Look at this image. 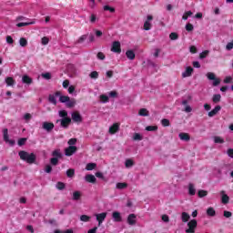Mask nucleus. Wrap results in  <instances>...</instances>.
<instances>
[{
    "mask_svg": "<svg viewBox=\"0 0 233 233\" xmlns=\"http://www.w3.org/2000/svg\"><path fill=\"white\" fill-rule=\"evenodd\" d=\"M112 218L116 223H119V222L123 221V218H121V213H119L117 211L113 212Z\"/></svg>",
    "mask_w": 233,
    "mask_h": 233,
    "instance_id": "obj_13",
    "label": "nucleus"
},
{
    "mask_svg": "<svg viewBox=\"0 0 233 233\" xmlns=\"http://www.w3.org/2000/svg\"><path fill=\"white\" fill-rule=\"evenodd\" d=\"M85 179L87 183H96V179L94 175H86Z\"/></svg>",
    "mask_w": 233,
    "mask_h": 233,
    "instance_id": "obj_26",
    "label": "nucleus"
},
{
    "mask_svg": "<svg viewBox=\"0 0 233 233\" xmlns=\"http://www.w3.org/2000/svg\"><path fill=\"white\" fill-rule=\"evenodd\" d=\"M133 139L134 141H142L143 136H141V134L139 133H135L133 136Z\"/></svg>",
    "mask_w": 233,
    "mask_h": 233,
    "instance_id": "obj_42",
    "label": "nucleus"
},
{
    "mask_svg": "<svg viewBox=\"0 0 233 233\" xmlns=\"http://www.w3.org/2000/svg\"><path fill=\"white\" fill-rule=\"evenodd\" d=\"M3 134H4V141L8 143L9 145H15V141L11 140L10 137H8V129L7 128L3 130Z\"/></svg>",
    "mask_w": 233,
    "mask_h": 233,
    "instance_id": "obj_9",
    "label": "nucleus"
},
{
    "mask_svg": "<svg viewBox=\"0 0 233 233\" xmlns=\"http://www.w3.org/2000/svg\"><path fill=\"white\" fill-rule=\"evenodd\" d=\"M97 167V164L96 163H88L86 166V170H95Z\"/></svg>",
    "mask_w": 233,
    "mask_h": 233,
    "instance_id": "obj_32",
    "label": "nucleus"
},
{
    "mask_svg": "<svg viewBox=\"0 0 233 233\" xmlns=\"http://www.w3.org/2000/svg\"><path fill=\"white\" fill-rule=\"evenodd\" d=\"M180 218L182 223H188V221H190V214L187 212H182Z\"/></svg>",
    "mask_w": 233,
    "mask_h": 233,
    "instance_id": "obj_18",
    "label": "nucleus"
},
{
    "mask_svg": "<svg viewBox=\"0 0 233 233\" xmlns=\"http://www.w3.org/2000/svg\"><path fill=\"white\" fill-rule=\"evenodd\" d=\"M72 119L75 121V123H81V121H83L81 115L77 112L72 113Z\"/></svg>",
    "mask_w": 233,
    "mask_h": 233,
    "instance_id": "obj_17",
    "label": "nucleus"
},
{
    "mask_svg": "<svg viewBox=\"0 0 233 233\" xmlns=\"http://www.w3.org/2000/svg\"><path fill=\"white\" fill-rule=\"evenodd\" d=\"M127 187H128V184L126 182H118L116 185V188H117L118 190H123L127 188Z\"/></svg>",
    "mask_w": 233,
    "mask_h": 233,
    "instance_id": "obj_29",
    "label": "nucleus"
},
{
    "mask_svg": "<svg viewBox=\"0 0 233 233\" xmlns=\"http://www.w3.org/2000/svg\"><path fill=\"white\" fill-rule=\"evenodd\" d=\"M54 123L52 122H44L42 125V128L46 130V132H51V130H54Z\"/></svg>",
    "mask_w": 233,
    "mask_h": 233,
    "instance_id": "obj_10",
    "label": "nucleus"
},
{
    "mask_svg": "<svg viewBox=\"0 0 233 233\" xmlns=\"http://www.w3.org/2000/svg\"><path fill=\"white\" fill-rule=\"evenodd\" d=\"M212 101L213 103H219V101H221V95L219 94L214 95L212 97Z\"/></svg>",
    "mask_w": 233,
    "mask_h": 233,
    "instance_id": "obj_40",
    "label": "nucleus"
},
{
    "mask_svg": "<svg viewBox=\"0 0 233 233\" xmlns=\"http://www.w3.org/2000/svg\"><path fill=\"white\" fill-rule=\"evenodd\" d=\"M207 77L209 79V81H213V86H218L221 83V79L216 77V74L212 72L207 73Z\"/></svg>",
    "mask_w": 233,
    "mask_h": 233,
    "instance_id": "obj_3",
    "label": "nucleus"
},
{
    "mask_svg": "<svg viewBox=\"0 0 233 233\" xmlns=\"http://www.w3.org/2000/svg\"><path fill=\"white\" fill-rule=\"evenodd\" d=\"M208 192L207 190H203V189H200L198 192V198H205L208 196Z\"/></svg>",
    "mask_w": 233,
    "mask_h": 233,
    "instance_id": "obj_41",
    "label": "nucleus"
},
{
    "mask_svg": "<svg viewBox=\"0 0 233 233\" xmlns=\"http://www.w3.org/2000/svg\"><path fill=\"white\" fill-rule=\"evenodd\" d=\"M206 213L207 216H209V218H214V216H216V209H214L212 207H209L208 208Z\"/></svg>",
    "mask_w": 233,
    "mask_h": 233,
    "instance_id": "obj_28",
    "label": "nucleus"
},
{
    "mask_svg": "<svg viewBox=\"0 0 233 233\" xmlns=\"http://www.w3.org/2000/svg\"><path fill=\"white\" fill-rule=\"evenodd\" d=\"M137 222V217L135 214H130L127 217V223L128 225L134 226Z\"/></svg>",
    "mask_w": 233,
    "mask_h": 233,
    "instance_id": "obj_11",
    "label": "nucleus"
},
{
    "mask_svg": "<svg viewBox=\"0 0 233 233\" xmlns=\"http://www.w3.org/2000/svg\"><path fill=\"white\" fill-rule=\"evenodd\" d=\"M108 96H109V97L116 98V97H117V91H110L108 93Z\"/></svg>",
    "mask_w": 233,
    "mask_h": 233,
    "instance_id": "obj_61",
    "label": "nucleus"
},
{
    "mask_svg": "<svg viewBox=\"0 0 233 233\" xmlns=\"http://www.w3.org/2000/svg\"><path fill=\"white\" fill-rule=\"evenodd\" d=\"M220 196H221V201L223 203V205H227L228 203V201H230V198L228 197V195H227L225 193V191H220Z\"/></svg>",
    "mask_w": 233,
    "mask_h": 233,
    "instance_id": "obj_12",
    "label": "nucleus"
},
{
    "mask_svg": "<svg viewBox=\"0 0 233 233\" xmlns=\"http://www.w3.org/2000/svg\"><path fill=\"white\" fill-rule=\"evenodd\" d=\"M48 43H50V38L46 37V36H44L42 39H41V44L44 45V46H46L48 45Z\"/></svg>",
    "mask_w": 233,
    "mask_h": 233,
    "instance_id": "obj_51",
    "label": "nucleus"
},
{
    "mask_svg": "<svg viewBox=\"0 0 233 233\" xmlns=\"http://www.w3.org/2000/svg\"><path fill=\"white\" fill-rule=\"evenodd\" d=\"M33 79L32 77H30L28 75H24L22 76V83H24L25 85H32L33 83Z\"/></svg>",
    "mask_w": 233,
    "mask_h": 233,
    "instance_id": "obj_19",
    "label": "nucleus"
},
{
    "mask_svg": "<svg viewBox=\"0 0 233 233\" xmlns=\"http://www.w3.org/2000/svg\"><path fill=\"white\" fill-rule=\"evenodd\" d=\"M187 228L185 229L186 233H196V228H198V220L191 219L187 224Z\"/></svg>",
    "mask_w": 233,
    "mask_h": 233,
    "instance_id": "obj_2",
    "label": "nucleus"
},
{
    "mask_svg": "<svg viewBox=\"0 0 233 233\" xmlns=\"http://www.w3.org/2000/svg\"><path fill=\"white\" fill-rule=\"evenodd\" d=\"M56 123H60L63 128H68V125L72 123V119H70V117H65V118L56 120Z\"/></svg>",
    "mask_w": 233,
    "mask_h": 233,
    "instance_id": "obj_5",
    "label": "nucleus"
},
{
    "mask_svg": "<svg viewBox=\"0 0 233 233\" xmlns=\"http://www.w3.org/2000/svg\"><path fill=\"white\" fill-rule=\"evenodd\" d=\"M100 101H101V103H108V101H109L108 96L101 95L100 96Z\"/></svg>",
    "mask_w": 233,
    "mask_h": 233,
    "instance_id": "obj_45",
    "label": "nucleus"
},
{
    "mask_svg": "<svg viewBox=\"0 0 233 233\" xmlns=\"http://www.w3.org/2000/svg\"><path fill=\"white\" fill-rule=\"evenodd\" d=\"M89 76L91 79H97V77H99V73H97V71H93L90 73Z\"/></svg>",
    "mask_w": 233,
    "mask_h": 233,
    "instance_id": "obj_49",
    "label": "nucleus"
},
{
    "mask_svg": "<svg viewBox=\"0 0 233 233\" xmlns=\"http://www.w3.org/2000/svg\"><path fill=\"white\" fill-rule=\"evenodd\" d=\"M126 56L130 61H134V59H136V53H134L132 50H127L126 52Z\"/></svg>",
    "mask_w": 233,
    "mask_h": 233,
    "instance_id": "obj_25",
    "label": "nucleus"
},
{
    "mask_svg": "<svg viewBox=\"0 0 233 233\" xmlns=\"http://www.w3.org/2000/svg\"><path fill=\"white\" fill-rule=\"evenodd\" d=\"M96 218V221L98 222V227H101L105 219H106V213H99L95 215Z\"/></svg>",
    "mask_w": 233,
    "mask_h": 233,
    "instance_id": "obj_7",
    "label": "nucleus"
},
{
    "mask_svg": "<svg viewBox=\"0 0 233 233\" xmlns=\"http://www.w3.org/2000/svg\"><path fill=\"white\" fill-rule=\"evenodd\" d=\"M169 39L171 41H177V39H179V35H177V33H171L169 35Z\"/></svg>",
    "mask_w": 233,
    "mask_h": 233,
    "instance_id": "obj_39",
    "label": "nucleus"
},
{
    "mask_svg": "<svg viewBox=\"0 0 233 233\" xmlns=\"http://www.w3.org/2000/svg\"><path fill=\"white\" fill-rule=\"evenodd\" d=\"M56 188H57L58 190H63V189L65 188V183L58 182V183L56 184Z\"/></svg>",
    "mask_w": 233,
    "mask_h": 233,
    "instance_id": "obj_60",
    "label": "nucleus"
},
{
    "mask_svg": "<svg viewBox=\"0 0 233 233\" xmlns=\"http://www.w3.org/2000/svg\"><path fill=\"white\" fill-rule=\"evenodd\" d=\"M187 189L189 196H196V186H194V184L189 183L187 186Z\"/></svg>",
    "mask_w": 233,
    "mask_h": 233,
    "instance_id": "obj_22",
    "label": "nucleus"
},
{
    "mask_svg": "<svg viewBox=\"0 0 233 233\" xmlns=\"http://www.w3.org/2000/svg\"><path fill=\"white\" fill-rule=\"evenodd\" d=\"M80 221H83L84 223H88V221H90V217H88L87 215H82L80 217Z\"/></svg>",
    "mask_w": 233,
    "mask_h": 233,
    "instance_id": "obj_44",
    "label": "nucleus"
},
{
    "mask_svg": "<svg viewBox=\"0 0 233 233\" xmlns=\"http://www.w3.org/2000/svg\"><path fill=\"white\" fill-rule=\"evenodd\" d=\"M5 41L8 45H14V38H12L10 35L6 36Z\"/></svg>",
    "mask_w": 233,
    "mask_h": 233,
    "instance_id": "obj_58",
    "label": "nucleus"
},
{
    "mask_svg": "<svg viewBox=\"0 0 233 233\" xmlns=\"http://www.w3.org/2000/svg\"><path fill=\"white\" fill-rule=\"evenodd\" d=\"M86 37H87L86 35H81V36L77 39L76 43H79V44L84 43L85 41H86Z\"/></svg>",
    "mask_w": 233,
    "mask_h": 233,
    "instance_id": "obj_53",
    "label": "nucleus"
},
{
    "mask_svg": "<svg viewBox=\"0 0 233 233\" xmlns=\"http://www.w3.org/2000/svg\"><path fill=\"white\" fill-rule=\"evenodd\" d=\"M60 103H66L69 101L70 97L68 96H58Z\"/></svg>",
    "mask_w": 233,
    "mask_h": 233,
    "instance_id": "obj_38",
    "label": "nucleus"
},
{
    "mask_svg": "<svg viewBox=\"0 0 233 233\" xmlns=\"http://www.w3.org/2000/svg\"><path fill=\"white\" fill-rule=\"evenodd\" d=\"M186 30H187V32H192V30H194V25H192V24H187V25H186Z\"/></svg>",
    "mask_w": 233,
    "mask_h": 233,
    "instance_id": "obj_63",
    "label": "nucleus"
},
{
    "mask_svg": "<svg viewBox=\"0 0 233 233\" xmlns=\"http://www.w3.org/2000/svg\"><path fill=\"white\" fill-rule=\"evenodd\" d=\"M74 174H76V171L74 169H68L66 171L67 177H74Z\"/></svg>",
    "mask_w": 233,
    "mask_h": 233,
    "instance_id": "obj_54",
    "label": "nucleus"
},
{
    "mask_svg": "<svg viewBox=\"0 0 233 233\" xmlns=\"http://www.w3.org/2000/svg\"><path fill=\"white\" fill-rule=\"evenodd\" d=\"M178 137L181 141H190V135L187 133H179Z\"/></svg>",
    "mask_w": 233,
    "mask_h": 233,
    "instance_id": "obj_24",
    "label": "nucleus"
},
{
    "mask_svg": "<svg viewBox=\"0 0 233 233\" xmlns=\"http://www.w3.org/2000/svg\"><path fill=\"white\" fill-rule=\"evenodd\" d=\"M5 83L6 84V86H14V85H15V79L12 76H7L5 79Z\"/></svg>",
    "mask_w": 233,
    "mask_h": 233,
    "instance_id": "obj_20",
    "label": "nucleus"
},
{
    "mask_svg": "<svg viewBox=\"0 0 233 233\" xmlns=\"http://www.w3.org/2000/svg\"><path fill=\"white\" fill-rule=\"evenodd\" d=\"M30 25H35V20H32V21H28V22H21V23L16 24V26L18 28H21L23 26H28Z\"/></svg>",
    "mask_w": 233,
    "mask_h": 233,
    "instance_id": "obj_23",
    "label": "nucleus"
},
{
    "mask_svg": "<svg viewBox=\"0 0 233 233\" xmlns=\"http://www.w3.org/2000/svg\"><path fill=\"white\" fill-rule=\"evenodd\" d=\"M190 15H192V11H187L183 15L182 19H184V21H187V19H188Z\"/></svg>",
    "mask_w": 233,
    "mask_h": 233,
    "instance_id": "obj_52",
    "label": "nucleus"
},
{
    "mask_svg": "<svg viewBox=\"0 0 233 233\" xmlns=\"http://www.w3.org/2000/svg\"><path fill=\"white\" fill-rule=\"evenodd\" d=\"M18 156L20 157V159L26 161V163H29V165L35 163V155L34 153L29 154L26 151H20Z\"/></svg>",
    "mask_w": 233,
    "mask_h": 233,
    "instance_id": "obj_1",
    "label": "nucleus"
},
{
    "mask_svg": "<svg viewBox=\"0 0 233 233\" xmlns=\"http://www.w3.org/2000/svg\"><path fill=\"white\" fill-rule=\"evenodd\" d=\"M66 106L68 108H72L74 106H76V99H70L66 103Z\"/></svg>",
    "mask_w": 233,
    "mask_h": 233,
    "instance_id": "obj_35",
    "label": "nucleus"
},
{
    "mask_svg": "<svg viewBox=\"0 0 233 233\" xmlns=\"http://www.w3.org/2000/svg\"><path fill=\"white\" fill-rule=\"evenodd\" d=\"M232 76H226L225 78H224V83L226 84V85H228V84H230V83H232Z\"/></svg>",
    "mask_w": 233,
    "mask_h": 233,
    "instance_id": "obj_55",
    "label": "nucleus"
},
{
    "mask_svg": "<svg viewBox=\"0 0 233 233\" xmlns=\"http://www.w3.org/2000/svg\"><path fill=\"white\" fill-rule=\"evenodd\" d=\"M19 45H20V46L25 48V46H28V40H26V38H25V37H21L19 39Z\"/></svg>",
    "mask_w": 233,
    "mask_h": 233,
    "instance_id": "obj_31",
    "label": "nucleus"
},
{
    "mask_svg": "<svg viewBox=\"0 0 233 233\" xmlns=\"http://www.w3.org/2000/svg\"><path fill=\"white\" fill-rule=\"evenodd\" d=\"M50 163L51 165H57V163H59V159L57 157H53L50 159Z\"/></svg>",
    "mask_w": 233,
    "mask_h": 233,
    "instance_id": "obj_62",
    "label": "nucleus"
},
{
    "mask_svg": "<svg viewBox=\"0 0 233 233\" xmlns=\"http://www.w3.org/2000/svg\"><path fill=\"white\" fill-rule=\"evenodd\" d=\"M138 116H141L142 117H148V116H150V113L147 111V108H141L138 111Z\"/></svg>",
    "mask_w": 233,
    "mask_h": 233,
    "instance_id": "obj_27",
    "label": "nucleus"
},
{
    "mask_svg": "<svg viewBox=\"0 0 233 233\" xmlns=\"http://www.w3.org/2000/svg\"><path fill=\"white\" fill-rule=\"evenodd\" d=\"M213 141L214 143L220 144V145H222V143H225V140L221 137H214Z\"/></svg>",
    "mask_w": 233,
    "mask_h": 233,
    "instance_id": "obj_37",
    "label": "nucleus"
},
{
    "mask_svg": "<svg viewBox=\"0 0 233 233\" xmlns=\"http://www.w3.org/2000/svg\"><path fill=\"white\" fill-rule=\"evenodd\" d=\"M192 72H194V68L187 66L186 70L182 73V77H190L192 76Z\"/></svg>",
    "mask_w": 233,
    "mask_h": 233,
    "instance_id": "obj_14",
    "label": "nucleus"
},
{
    "mask_svg": "<svg viewBox=\"0 0 233 233\" xmlns=\"http://www.w3.org/2000/svg\"><path fill=\"white\" fill-rule=\"evenodd\" d=\"M77 152V147L76 146H69L65 149V156H67V157H70V156H74Z\"/></svg>",
    "mask_w": 233,
    "mask_h": 233,
    "instance_id": "obj_4",
    "label": "nucleus"
},
{
    "mask_svg": "<svg viewBox=\"0 0 233 233\" xmlns=\"http://www.w3.org/2000/svg\"><path fill=\"white\" fill-rule=\"evenodd\" d=\"M125 167L126 168H132V167H134V160L130 158L127 159L125 162Z\"/></svg>",
    "mask_w": 233,
    "mask_h": 233,
    "instance_id": "obj_33",
    "label": "nucleus"
},
{
    "mask_svg": "<svg viewBox=\"0 0 233 233\" xmlns=\"http://www.w3.org/2000/svg\"><path fill=\"white\" fill-rule=\"evenodd\" d=\"M89 21L92 25H94L99 21V18L97 17V15L92 14L89 17Z\"/></svg>",
    "mask_w": 233,
    "mask_h": 233,
    "instance_id": "obj_30",
    "label": "nucleus"
},
{
    "mask_svg": "<svg viewBox=\"0 0 233 233\" xmlns=\"http://www.w3.org/2000/svg\"><path fill=\"white\" fill-rule=\"evenodd\" d=\"M116 132H119V123H115L109 127V134L114 135Z\"/></svg>",
    "mask_w": 233,
    "mask_h": 233,
    "instance_id": "obj_15",
    "label": "nucleus"
},
{
    "mask_svg": "<svg viewBox=\"0 0 233 233\" xmlns=\"http://www.w3.org/2000/svg\"><path fill=\"white\" fill-rule=\"evenodd\" d=\"M76 143H77V138H71L68 140L67 145H69V147H75Z\"/></svg>",
    "mask_w": 233,
    "mask_h": 233,
    "instance_id": "obj_50",
    "label": "nucleus"
},
{
    "mask_svg": "<svg viewBox=\"0 0 233 233\" xmlns=\"http://www.w3.org/2000/svg\"><path fill=\"white\" fill-rule=\"evenodd\" d=\"M52 156H53L54 157H56V158H57V157H61V156H62L61 150L56 149V150L53 151Z\"/></svg>",
    "mask_w": 233,
    "mask_h": 233,
    "instance_id": "obj_48",
    "label": "nucleus"
},
{
    "mask_svg": "<svg viewBox=\"0 0 233 233\" xmlns=\"http://www.w3.org/2000/svg\"><path fill=\"white\" fill-rule=\"evenodd\" d=\"M42 77L44 78V79H52V75L50 74V73H43L42 74Z\"/></svg>",
    "mask_w": 233,
    "mask_h": 233,
    "instance_id": "obj_57",
    "label": "nucleus"
},
{
    "mask_svg": "<svg viewBox=\"0 0 233 233\" xmlns=\"http://www.w3.org/2000/svg\"><path fill=\"white\" fill-rule=\"evenodd\" d=\"M154 19L152 15H147V21L144 23V30H150L152 28V23H150Z\"/></svg>",
    "mask_w": 233,
    "mask_h": 233,
    "instance_id": "obj_8",
    "label": "nucleus"
},
{
    "mask_svg": "<svg viewBox=\"0 0 233 233\" xmlns=\"http://www.w3.org/2000/svg\"><path fill=\"white\" fill-rule=\"evenodd\" d=\"M208 54H210L209 50H204L199 54V59H205L208 57Z\"/></svg>",
    "mask_w": 233,
    "mask_h": 233,
    "instance_id": "obj_34",
    "label": "nucleus"
},
{
    "mask_svg": "<svg viewBox=\"0 0 233 233\" xmlns=\"http://www.w3.org/2000/svg\"><path fill=\"white\" fill-rule=\"evenodd\" d=\"M105 12H110L111 14H114L116 12V9L114 7H111L110 5H104Z\"/></svg>",
    "mask_w": 233,
    "mask_h": 233,
    "instance_id": "obj_43",
    "label": "nucleus"
},
{
    "mask_svg": "<svg viewBox=\"0 0 233 233\" xmlns=\"http://www.w3.org/2000/svg\"><path fill=\"white\" fill-rule=\"evenodd\" d=\"M111 52H114L115 54H121V43H119V41L113 42Z\"/></svg>",
    "mask_w": 233,
    "mask_h": 233,
    "instance_id": "obj_6",
    "label": "nucleus"
},
{
    "mask_svg": "<svg viewBox=\"0 0 233 233\" xmlns=\"http://www.w3.org/2000/svg\"><path fill=\"white\" fill-rule=\"evenodd\" d=\"M219 110H221L220 106H215L214 109H212L211 111L208 112V117H214V116H216L218 114V112H219Z\"/></svg>",
    "mask_w": 233,
    "mask_h": 233,
    "instance_id": "obj_21",
    "label": "nucleus"
},
{
    "mask_svg": "<svg viewBox=\"0 0 233 233\" xmlns=\"http://www.w3.org/2000/svg\"><path fill=\"white\" fill-rule=\"evenodd\" d=\"M73 199H74V201H77V200L81 199V192L80 191H75L73 193Z\"/></svg>",
    "mask_w": 233,
    "mask_h": 233,
    "instance_id": "obj_36",
    "label": "nucleus"
},
{
    "mask_svg": "<svg viewBox=\"0 0 233 233\" xmlns=\"http://www.w3.org/2000/svg\"><path fill=\"white\" fill-rule=\"evenodd\" d=\"M227 154L228 157H231V159H233V148H228Z\"/></svg>",
    "mask_w": 233,
    "mask_h": 233,
    "instance_id": "obj_64",
    "label": "nucleus"
},
{
    "mask_svg": "<svg viewBox=\"0 0 233 233\" xmlns=\"http://www.w3.org/2000/svg\"><path fill=\"white\" fill-rule=\"evenodd\" d=\"M60 93L57 92L55 95L49 96V103H52L53 105H57V97H59Z\"/></svg>",
    "mask_w": 233,
    "mask_h": 233,
    "instance_id": "obj_16",
    "label": "nucleus"
},
{
    "mask_svg": "<svg viewBox=\"0 0 233 233\" xmlns=\"http://www.w3.org/2000/svg\"><path fill=\"white\" fill-rule=\"evenodd\" d=\"M146 130L147 132H156V130H157V126H148L146 127Z\"/></svg>",
    "mask_w": 233,
    "mask_h": 233,
    "instance_id": "obj_46",
    "label": "nucleus"
},
{
    "mask_svg": "<svg viewBox=\"0 0 233 233\" xmlns=\"http://www.w3.org/2000/svg\"><path fill=\"white\" fill-rule=\"evenodd\" d=\"M232 48H233V42H229L226 45V50H228V52H230Z\"/></svg>",
    "mask_w": 233,
    "mask_h": 233,
    "instance_id": "obj_59",
    "label": "nucleus"
},
{
    "mask_svg": "<svg viewBox=\"0 0 233 233\" xmlns=\"http://www.w3.org/2000/svg\"><path fill=\"white\" fill-rule=\"evenodd\" d=\"M58 115L60 117H63V119H65V117H68V113L66 110H60Z\"/></svg>",
    "mask_w": 233,
    "mask_h": 233,
    "instance_id": "obj_47",
    "label": "nucleus"
},
{
    "mask_svg": "<svg viewBox=\"0 0 233 233\" xmlns=\"http://www.w3.org/2000/svg\"><path fill=\"white\" fill-rule=\"evenodd\" d=\"M161 123L164 127H169L170 126V121L167 118L162 119Z\"/></svg>",
    "mask_w": 233,
    "mask_h": 233,
    "instance_id": "obj_56",
    "label": "nucleus"
}]
</instances>
